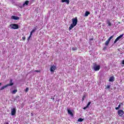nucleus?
Segmentation results:
<instances>
[{"mask_svg":"<svg viewBox=\"0 0 124 124\" xmlns=\"http://www.w3.org/2000/svg\"><path fill=\"white\" fill-rule=\"evenodd\" d=\"M107 89H110V85H107Z\"/></svg>","mask_w":124,"mask_h":124,"instance_id":"obj_33","label":"nucleus"},{"mask_svg":"<svg viewBox=\"0 0 124 124\" xmlns=\"http://www.w3.org/2000/svg\"><path fill=\"white\" fill-rule=\"evenodd\" d=\"M30 2V1L26 0L23 4V6H25V5H28Z\"/></svg>","mask_w":124,"mask_h":124,"instance_id":"obj_13","label":"nucleus"},{"mask_svg":"<svg viewBox=\"0 0 124 124\" xmlns=\"http://www.w3.org/2000/svg\"><path fill=\"white\" fill-rule=\"evenodd\" d=\"M93 69L95 71H99V69H100V65H95L93 66Z\"/></svg>","mask_w":124,"mask_h":124,"instance_id":"obj_4","label":"nucleus"},{"mask_svg":"<svg viewBox=\"0 0 124 124\" xmlns=\"http://www.w3.org/2000/svg\"><path fill=\"white\" fill-rule=\"evenodd\" d=\"M36 30H37L36 28H34V29H33V30L31 31L32 32H34V31H36Z\"/></svg>","mask_w":124,"mask_h":124,"instance_id":"obj_26","label":"nucleus"},{"mask_svg":"<svg viewBox=\"0 0 124 124\" xmlns=\"http://www.w3.org/2000/svg\"><path fill=\"white\" fill-rule=\"evenodd\" d=\"M22 40H24V41L26 40V37H25V36L22 37Z\"/></svg>","mask_w":124,"mask_h":124,"instance_id":"obj_27","label":"nucleus"},{"mask_svg":"<svg viewBox=\"0 0 124 124\" xmlns=\"http://www.w3.org/2000/svg\"><path fill=\"white\" fill-rule=\"evenodd\" d=\"M114 37V35H113L112 36H110L108 39V41H110V40H111V39H112V38H113Z\"/></svg>","mask_w":124,"mask_h":124,"instance_id":"obj_20","label":"nucleus"},{"mask_svg":"<svg viewBox=\"0 0 124 124\" xmlns=\"http://www.w3.org/2000/svg\"><path fill=\"white\" fill-rule=\"evenodd\" d=\"M90 14H91V13L89 11H86L85 13V17H87V16H89V15H90Z\"/></svg>","mask_w":124,"mask_h":124,"instance_id":"obj_12","label":"nucleus"},{"mask_svg":"<svg viewBox=\"0 0 124 124\" xmlns=\"http://www.w3.org/2000/svg\"><path fill=\"white\" fill-rule=\"evenodd\" d=\"M67 111H68V113L71 116H72V117H73V113L71 112V110L68 109Z\"/></svg>","mask_w":124,"mask_h":124,"instance_id":"obj_14","label":"nucleus"},{"mask_svg":"<svg viewBox=\"0 0 124 124\" xmlns=\"http://www.w3.org/2000/svg\"><path fill=\"white\" fill-rule=\"evenodd\" d=\"M90 40H91V41L93 40V38H91V39H90Z\"/></svg>","mask_w":124,"mask_h":124,"instance_id":"obj_38","label":"nucleus"},{"mask_svg":"<svg viewBox=\"0 0 124 124\" xmlns=\"http://www.w3.org/2000/svg\"><path fill=\"white\" fill-rule=\"evenodd\" d=\"M13 80L12 79H11L10 80V83L9 84H13V85H14V83L12 82Z\"/></svg>","mask_w":124,"mask_h":124,"instance_id":"obj_23","label":"nucleus"},{"mask_svg":"<svg viewBox=\"0 0 124 124\" xmlns=\"http://www.w3.org/2000/svg\"><path fill=\"white\" fill-rule=\"evenodd\" d=\"M33 32L32 31H31V32H30V35H31H31H32V33H33Z\"/></svg>","mask_w":124,"mask_h":124,"instance_id":"obj_32","label":"nucleus"},{"mask_svg":"<svg viewBox=\"0 0 124 124\" xmlns=\"http://www.w3.org/2000/svg\"><path fill=\"white\" fill-rule=\"evenodd\" d=\"M122 64H124V60H123L122 62Z\"/></svg>","mask_w":124,"mask_h":124,"instance_id":"obj_35","label":"nucleus"},{"mask_svg":"<svg viewBox=\"0 0 124 124\" xmlns=\"http://www.w3.org/2000/svg\"><path fill=\"white\" fill-rule=\"evenodd\" d=\"M114 79H115V78L114 77H111L109 78V82H114Z\"/></svg>","mask_w":124,"mask_h":124,"instance_id":"obj_11","label":"nucleus"},{"mask_svg":"<svg viewBox=\"0 0 124 124\" xmlns=\"http://www.w3.org/2000/svg\"><path fill=\"white\" fill-rule=\"evenodd\" d=\"M106 22L107 24L108 25V27H112V23L110 21V19H108Z\"/></svg>","mask_w":124,"mask_h":124,"instance_id":"obj_10","label":"nucleus"},{"mask_svg":"<svg viewBox=\"0 0 124 124\" xmlns=\"http://www.w3.org/2000/svg\"><path fill=\"white\" fill-rule=\"evenodd\" d=\"M31 116L32 117L33 116V114L32 113H31Z\"/></svg>","mask_w":124,"mask_h":124,"instance_id":"obj_37","label":"nucleus"},{"mask_svg":"<svg viewBox=\"0 0 124 124\" xmlns=\"http://www.w3.org/2000/svg\"><path fill=\"white\" fill-rule=\"evenodd\" d=\"M83 121H84V119L83 118H79L78 120V122H83Z\"/></svg>","mask_w":124,"mask_h":124,"instance_id":"obj_19","label":"nucleus"},{"mask_svg":"<svg viewBox=\"0 0 124 124\" xmlns=\"http://www.w3.org/2000/svg\"><path fill=\"white\" fill-rule=\"evenodd\" d=\"M34 72H40V70H36L34 71Z\"/></svg>","mask_w":124,"mask_h":124,"instance_id":"obj_30","label":"nucleus"},{"mask_svg":"<svg viewBox=\"0 0 124 124\" xmlns=\"http://www.w3.org/2000/svg\"><path fill=\"white\" fill-rule=\"evenodd\" d=\"M72 23L71 24L70 27H69V31H71L74 27L77 25L78 23V19H77V17H75L74 18L72 19Z\"/></svg>","mask_w":124,"mask_h":124,"instance_id":"obj_1","label":"nucleus"},{"mask_svg":"<svg viewBox=\"0 0 124 124\" xmlns=\"http://www.w3.org/2000/svg\"><path fill=\"white\" fill-rule=\"evenodd\" d=\"M106 49H107V47L106 46H104L103 48V50L104 51L105 50H106Z\"/></svg>","mask_w":124,"mask_h":124,"instance_id":"obj_28","label":"nucleus"},{"mask_svg":"<svg viewBox=\"0 0 124 124\" xmlns=\"http://www.w3.org/2000/svg\"><path fill=\"white\" fill-rule=\"evenodd\" d=\"M62 2H66L67 4H69V0H62Z\"/></svg>","mask_w":124,"mask_h":124,"instance_id":"obj_15","label":"nucleus"},{"mask_svg":"<svg viewBox=\"0 0 124 124\" xmlns=\"http://www.w3.org/2000/svg\"><path fill=\"white\" fill-rule=\"evenodd\" d=\"M121 108V104H120L118 107L115 108L116 110H119Z\"/></svg>","mask_w":124,"mask_h":124,"instance_id":"obj_18","label":"nucleus"},{"mask_svg":"<svg viewBox=\"0 0 124 124\" xmlns=\"http://www.w3.org/2000/svg\"><path fill=\"white\" fill-rule=\"evenodd\" d=\"M87 108H89L87 107V106H86V107L83 108V109H84V110H86V109H87Z\"/></svg>","mask_w":124,"mask_h":124,"instance_id":"obj_34","label":"nucleus"},{"mask_svg":"<svg viewBox=\"0 0 124 124\" xmlns=\"http://www.w3.org/2000/svg\"><path fill=\"white\" fill-rule=\"evenodd\" d=\"M55 70H56V66H55V65L51 66L50 67L51 72H54V71H55Z\"/></svg>","mask_w":124,"mask_h":124,"instance_id":"obj_8","label":"nucleus"},{"mask_svg":"<svg viewBox=\"0 0 124 124\" xmlns=\"http://www.w3.org/2000/svg\"><path fill=\"white\" fill-rule=\"evenodd\" d=\"M31 36L30 35L29 37L28 38V41L31 39Z\"/></svg>","mask_w":124,"mask_h":124,"instance_id":"obj_29","label":"nucleus"},{"mask_svg":"<svg viewBox=\"0 0 124 124\" xmlns=\"http://www.w3.org/2000/svg\"><path fill=\"white\" fill-rule=\"evenodd\" d=\"M51 99H53V100H54V99H55V98L54 97H53V98H51Z\"/></svg>","mask_w":124,"mask_h":124,"instance_id":"obj_36","label":"nucleus"},{"mask_svg":"<svg viewBox=\"0 0 124 124\" xmlns=\"http://www.w3.org/2000/svg\"><path fill=\"white\" fill-rule=\"evenodd\" d=\"M16 114V108L11 109V115L12 116H15Z\"/></svg>","mask_w":124,"mask_h":124,"instance_id":"obj_7","label":"nucleus"},{"mask_svg":"<svg viewBox=\"0 0 124 124\" xmlns=\"http://www.w3.org/2000/svg\"><path fill=\"white\" fill-rule=\"evenodd\" d=\"M123 36H124V34H122L121 35H120V36H119L114 41V44H115V43H117V42H118V40H120V39H121V37H123Z\"/></svg>","mask_w":124,"mask_h":124,"instance_id":"obj_6","label":"nucleus"},{"mask_svg":"<svg viewBox=\"0 0 124 124\" xmlns=\"http://www.w3.org/2000/svg\"><path fill=\"white\" fill-rule=\"evenodd\" d=\"M118 114L120 116V117H123V115L124 114V110L122 109H120L117 112Z\"/></svg>","mask_w":124,"mask_h":124,"instance_id":"obj_5","label":"nucleus"},{"mask_svg":"<svg viewBox=\"0 0 124 124\" xmlns=\"http://www.w3.org/2000/svg\"><path fill=\"white\" fill-rule=\"evenodd\" d=\"M10 27L13 30H18L19 29V25L17 24H12L10 25Z\"/></svg>","mask_w":124,"mask_h":124,"instance_id":"obj_2","label":"nucleus"},{"mask_svg":"<svg viewBox=\"0 0 124 124\" xmlns=\"http://www.w3.org/2000/svg\"><path fill=\"white\" fill-rule=\"evenodd\" d=\"M10 86H13V83L7 84L6 85H4L0 88V91H2L4 90L5 88H7V87H9Z\"/></svg>","mask_w":124,"mask_h":124,"instance_id":"obj_3","label":"nucleus"},{"mask_svg":"<svg viewBox=\"0 0 124 124\" xmlns=\"http://www.w3.org/2000/svg\"><path fill=\"white\" fill-rule=\"evenodd\" d=\"M11 19L13 20H19V19H20V17L16 16H11Z\"/></svg>","mask_w":124,"mask_h":124,"instance_id":"obj_9","label":"nucleus"},{"mask_svg":"<svg viewBox=\"0 0 124 124\" xmlns=\"http://www.w3.org/2000/svg\"><path fill=\"white\" fill-rule=\"evenodd\" d=\"M85 98H86V95H84L82 98V101H84L85 100Z\"/></svg>","mask_w":124,"mask_h":124,"instance_id":"obj_22","label":"nucleus"},{"mask_svg":"<svg viewBox=\"0 0 124 124\" xmlns=\"http://www.w3.org/2000/svg\"><path fill=\"white\" fill-rule=\"evenodd\" d=\"M33 32L32 31H31V32H30V35H31H31H32V33H33Z\"/></svg>","mask_w":124,"mask_h":124,"instance_id":"obj_31","label":"nucleus"},{"mask_svg":"<svg viewBox=\"0 0 124 124\" xmlns=\"http://www.w3.org/2000/svg\"><path fill=\"white\" fill-rule=\"evenodd\" d=\"M121 105H123V103H120Z\"/></svg>","mask_w":124,"mask_h":124,"instance_id":"obj_40","label":"nucleus"},{"mask_svg":"<svg viewBox=\"0 0 124 124\" xmlns=\"http://www.w3.org/2000/svg\"><path fill=\"white\" fill-rule=\"evenodd\" d=\"M72 50L73 51H76V50H77V47H73L72 48Z\"/></svg>","mask_w":124,"mask_h":124,"instance_id":"obj_21","label":"nucleus"},{"mask_svg":"<svg viewBox=\"0 0 124 124\" xmlns=\"http://www.w3.org/2000/svg\"><path fill=\"white\" fill-rule=\"evenodd\" d=\"M25 93H28L29 92V88H26L25 90Z\"/></svg>","mask_w":124,"mask_h":124,"instance_id":"obj_25","label":"nucleus"},{"mask_svg":"<svg viewBox=\"0 0 124 124\" xmlns=\"http://www.w3.org/2000/svg\"><path fill=\"white\" fill-rule=\"evenodd\" d=\"M1 85H2V83H0V86H1Z\"/></svg>","mask_w":124,"mask_h":124,"instance_id":"obj_39","label":"nucleus"},{"mask_svg":"<svg viewBox=\"0 0 124 124\" xmlns=\"http://www.w3.org/2000/svg\"><path fill=\"white\" fill-rule=\"evenodd\" d=\"M109 43H110V41L107 40L106 41L105 45H106V46H108L109 45Z\"/></svg>","mask_w":124,"mask_h":124,"instance_id":"obj_16","label":"nucleus"},{"mask_svg":"<svg viewBox=\"0 0 124 124\" xmlns=\"http://www.w3.org/2000/svg\"><path fill=\"white\" fill-rule=\"evenodd\" d=\"M91 103H92V102H89L87 105L86 106L87 107L89 108V106H90V105H91Z\"/></svg>","mask_w":124,"mask_h":124,"instance_id":"obj_24","label":"nucleus"},{"mask_svg":"<svg viewBox=\"0 0 124 124\" xmlns=\"http://www.w3.org/2000/svg\"><path fill=\"white\" fill-rule=\"evenodd\" d=\"M17 92H18V90L17 89L14 90L12 91V93L13 94H15V93H17Z\"/></svg>","mask_w":124,"mask_h":124,"instance_id":"obj_17","label":"nucleus"}]
</instances>
